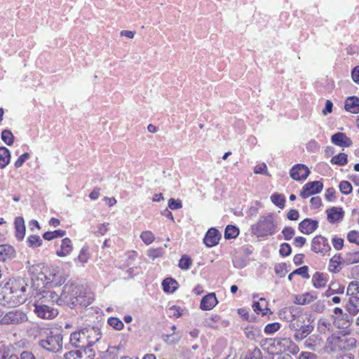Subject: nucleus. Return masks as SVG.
Masks as SVG:
<instances>
[{"label":"nucleus","mask_w":359,"mask_h":359,"mask_svg":"<svg viewBox=\"0 0 359 359\" xmlns=\"http://www.w3.org/2000/svg\"><path fill=\"white\" fill-rule=\"evenodd\" d=\"M279 318L290 323V328L294 332L293 338L296 341H301L306 339L314 329L312 323L314 320L311 313L307 315V325H302L304 321L302 318V310L297 306H288L283 308L278 313Z\"/></svg>","instance_id":"nucleus-1"},{"label":"nucleus","mask_w":359,"mask_h":359,"mask_svg":"<svg viewBox=\"0 0 359 359\" xmlns=\"http://www.w3.org/2000/svg\"><path fill=\"white\" fill-rule=\"evenodd\" d=\"M25 280L21 278H11L3 288V298L6 304L15 306L25 302Z\"/></svg>","instance_id":"nucleus-2"},{"label":"nucleus","mask_w":359,"mask_h":359,"mask_svg":"<svg viewBox=\"0 0 359 359\" xmlns=\"http://www.w3.org/2000/svg\"><path fill=\"white\" fill-rule=\"evenodd\" d=\"M37 344L43 350L56 353L62 351L63 337L61 333L54 332L47 328L36 327Z\"/></svg>","instance_id":"nucleus-3"},{"label":"nucleus","mask_w":359,"mask_h":359,"mask_svg":"<svg viewBox=\"0 0 359 359\" xmlns=\"http://www.w3.org/2000/svg\"><path fill=\"white\" fill-rule=\"evenodd\" d=\"M62 305L67 304L73 309L77 305L87 306L90 304L89 300L86 301L85 297L81 294V288L73 283H67L60 294Z\"/></svg>","instance_id":"nucleus-4"},{"label":"nucleus","mask_w":359,"mask_h":359,"mask_svg":"<svg viewBox=\"0 0 359 359\" xmlns=\"http://www.w3.org/2000/svg\"><path fill=\"white\" fill-rule=\"evenodd\" d=\"M251 232L258 238L274 235L277 229L273 215L269 213L266 216H261L258 222L251 226Z\"/></svg>","instance_id":"nucleus-5"},{"label":"nucleus","mask_w":359,"mask_h":359,"mask_svg":"<svg viewBox=\"0 0 359 359\" xmlns=\"http://www.w3.org/2000/svg\"><path fill=\"white\" fill-rule=\"evenodd\" d=\"M346 343L350 346V348L356 347V340L350 337V339L345 340L343 337L331 335L327 339L325 348L329 353H336L346 348Z\"/></svg>","instance_id":"nucleus-6"},{"label":"nucleus","mask_w":359,"mask_h":359,"mask_svg":"<svg viewBox=\"0 0 359 359\" xmlns=\"http://www.w3.org/2000/svg\"><path fill=\"white\" fill-rule=\"evenodd\" d=\"M62 299H63L60 298V296L54 291H43L41 294V297L34 304V306L42 304L54 306L55 304L57 305H62Z\"/></svg>","instance_id":"nucleus-7"},{"label":"nucleus","mask_w":359,"mask_h":359,"mask_svg":"<svg viewBox=\"0 0 359 359\" xmlns=\"http://www.w3.org/2000/svg\"><path fill=\"white\" fill-rule=\"evenodd\" d=\"M27 320L25 313L20 310H13L5 314L1 319V325L20 324Z\"/></svg>","instance_id":"nucleus-8"},{"label":"nucleus","mask_w":359,"mask_h":359,"mask_svg":"<svg viewBox=\"0 0 359 359\" xmlns=\"http://www.w3.org/2000/svg\"><path fill=\"white\" fill-rule=\"evenodd\" d=\"M323 189V184L320 181L309 182L306 183L300 192V196L302 198H306L309 196L319 194Z\"/></svg>","instance_id":"nucleus-9"},{"label":"nucleus","mask_w":359,"mask_h":359,"mask_svg":"<svg viewBox=\"0 0 359 359\" xmlns=\"http://www.w3.org/2000/svg\"><path fill=\"white\" fill-rule=\"evenodd\" d=\"M95 351L91 348H79L65 354V359H94Z\"/></svg>","instance_id":"nucleus-10"},{"label":"nucleus","mask_w":359,"mask_h":359,"mask_svg":"<svg viewBox=\"0 0 359 359\" xmlns=\"http://www.w3.org/2000/svg\"><path fill=\"white\" fill-rule=\"evenodd\" d=\"M331 248L326 238L321 235L315 236L311 242V250L316 253L325 255Z\"/></svg>","instance_id":"nucleus-11"},{"label":"nucleus","mask_w":359,"mask_h":359,"mask_svg":"<svg viewBox=\"0 0 359 359\" xmlns=\"http://www.w3.org/2000/svg\"><path fill=\"white\" fill-rule=\"evenodd\" d=\"M310 170L309 168L301 163L295 164L290 170V176L296 181L305 180L309 175Z\"/></svg>","instance_id":"nucleus-12"},{"label":"nucleus","mask_w":359,"mask_h":359,"mask_svg":"<svg viewBox=\"0 0 359 359\" xmlns=\"http://www.w3.org/2000/svg\"><path fill=\"white\" fill-rule=\"evenodd\" d=\"M34 313L41 318L50 320L57 316L58 311L54 306L42 304L34 306Z\"/></svg>","instance_id":"nucleus-13"},{"label":"nucleus","mask_w":359,"mask_h":359,"mask_svg":"<svg viewBox=\"0 0 359 359\" xmlns=\"http://www.w3.org/2000/svg\"><path fill=\"white\" fill-rule=\"evenodd\" d=\"M44 277L46 280V284L50 283L53 286H60L66 280V278L64 276L63 272L58 269H51L49 271V273L44 276Z\"/></svg>","instance_id":"nucleus-14"},{"label":"nucleus","mask_w":359,"mask_h":359,"mask_svg":"<svg viewBox=\"0 0 359 359\" xmlns=\"http://www.w3.org/2000/svg\"><path fill=\"white\" fill-rule=\"evenodd\" d=\"M69 341L71 344L76 348H88V344L86 341L84 329H80L71 334Z\"/></svg>","instance_id":"nucleus-15"},{"label":"nucleus","mask_w":359,"mask_h":359,"mask_svg":"<svg viewBox=\"0 0 359 359\" xmlns=\"http://www.w3.org/2000/svg\"><path fill=\"white\" fill-rule=\"evenodd\" d=\"M86 334V341L89 348L97 342L101 337L100 329L95 326H88L83 328Z\"/></svg>","instance_id":"nucleus-16"},{"label":"nucleus","mask_w":359,"mask_h":359,"mask_svg":"<svg viewBox=\"0 0 359 359\" xmlns=\"http://www.w3.org/2000/svg\"><path fill=\"white\" fill-rule=\"evenodd\" d=\"M323 346V339L320 334H313L309 336L304 342V348L313 351L320 350Z\"/></svg>","instance_id":"nucleus-17"},{"label":"nucleus","mask_w":359,"mask_h":359,"mask_svg":"<svg viewBox=\"0 0 359 359\" xmlns=\"http://www.w3.org/2000/svg\"><path fill=\"white\" fill-rule=\"evenodd\" d=\"M318 227V222L311 218H306L299 224V230L304 234L309 235L314 232Z\"/></svg>","instance_id":"nucleus-18"},{"label":"nucleus","mask_w":359,"mask_h":359,"mask_svg":"<svg viewBox=\"0 0 359 359\" xmlns=\"http://www.w3.org/2000/svg\"><path fill=\"white\" fill-rule=\"evenodd\" d=\"M220 238L219 231L215 228H210L205 233L203 243L207 247L211 248L218 244Z\"/></svg>","instance_id":"nucleus-19"},{"label":"nucleus","mask_w":359,"mask_h":359,"mask_svg":"<svg viewBox=\"0 0 359 359\" xmlns=\"http://www.w3.org/2000/svg\"><path fill=\"white\" fill-rule=\"evenodd\" d=\"M218 303L216 294L211 292L204 296L200 304V309L203 311L212 310Z\"/></svg>","instance_id":"nucleus-20"},{"label":"nucleus","mask_w":359,"mask_h":359,"mask_svg":"<svg viewBox=\"0 0 359 359\" xmlns=\"http://www.w3.org/2000/svg\"><path fill=\"white\" fill-rule=\"evenodd\" d=\"M327 220L330 223H337L342 220L344 212L341 208L332 207L327 210Z\"/></svg>","instance_id":"nucleus-21"},{"label":"nucleus","mask_w":359,"mask_h":359,"mask_svg":"<svg viewBox=\"0 0 359 359\" xmlns=\"http://www.w3.org/2000/svg\"><path fill=\"white\" fill-rule=\"evenodd\" d=\"M331 140L337 146L348 147L352 145L351 140L343 133H337L332 135Z\"/></svg>","instance_id":"nucleus-22"},{"label":"nucleus","mask_w":359,"mask_h":359,"mask_svg":"<svg viewBox=\"0 0 359 359\" xmlns=\"http://www.w3.org/2000/svg\"><path fill=\"white\" fill-rule=\"evenodd\" d=\"M15 257L14 248L9 245H0V261L6 262Z\"/></svg>","instance_id":"nucleus-23"},{"label":"nucleus","mask_w":359,"mask_h":359,"mask_svg":"<svg viewBox=\"0 0 359 359\" xmlns=\"http://www.w3.org/2000/svg\"><path fill=\"white\" fill-rule=\"evenodd\" d=\"M15 234L18 241H22L25 235V220L22 217H17L14 221Z\"/></svg>","instance_id":"nucleus-24"},{"label":"nucleus","mask_w":359,"mask_h":359,"mask_svg":"<svg viewBox=\"0 0 359 359\" xmlns=\"http://www.w3.org/2000/svg\"><path fill=\"white\" fill-rule=\"evenodd\" d=\"M345 109L352 114L359 113V98L357 96L348 97L344 102Z\"/></svg>","instance_id":"nucleus-25"},{"label":"nucleus","mask_w":359,"mask_h":359,"mask_svg":"<svg viewBox=\"0 0 359 359\" xmlns=\"http://www.w3.org/2000/svg\"><path fill=\"white\" fill-rule=\"evenodd\" d=\"M73 250L72 241L69 238H65L62 240L60 248L56 251L58 257H66L69 255Z\"/></svg>","instance_id":"nucleus-26"},{"label":"nucleus","mask_w":359,"mask_h":359,"mask_svg":"<svg viewBox=\"0 0 359 359\" xmlns=\"http://www.w3.org/2000/svg\"><path fill=\"white\" fill-rule=\"evenodd\" d=\"M346 308L351 315L355 316L358 314L359 312V297L357 295L350 296Z\"/></svg>","instance_id":"nucleus-27"},{"label":"nucleus","mask_w":359,"mask_h":359,"mask_svg":"<svg viewBox=\"0 0 359 359\" xmlns=\"http://www.w3.org/2000/svg\"><path fill=\"white\" fill-rule=\"evenodd\" d=\"M327 274L320 272H316L312 276L313 287L320 289L326 286L327 283Z\"/></svg>","instance_id":"nucleus-28"},{"label":"nucleus","mask_w":359,"mask_h":359,"mask_svg":"<svg viewBox=\"0 0 359 359\" xmlns=\"http://www.w3.org/2000/svg\"><path fill=\"white\" fill-rule=\"evenodd\" d=\"M316 299L317 295L307 292L302 295L296 296L294 302L299 305H306L313 302Z\"/></svg>","instance_id":"nucleus-29"},{"label":"nucleus","mask_w":359,"mask_h":359,"mask_svg":"<svg viewBox=\"0 0 359 359\" xmlns=\"http://www.w3.org/2000/svg\"><path fill=\"white\" fill-rule=\"evenodd\" d=\"M178 283L172 278H167L162 282V287L165 292L172 293L178 287Z\"/></svg>","instance_id":"nucleus-30"},{"label":"nucleus","mask_w":359,"mask_h":359,"mask_svg":"<svg viewBox=\"0 0 359 359\" xmlns=\"http://www.w3.org/2000/svg\"><path fill=\"white\" fill-rule=\"evenodd\" d=\"M11 161V152L5 147H0V169L6 168Z\"/></svg>","instance_id":"nucleus-31"},{"label":"nucleus","mask_w":359,"mask_h":359,"mask_svg":"<svg viewBox=\"0 0 359 359\" xmlns=\"http://www.w3.org/2000/svg\"><path fill=\"white\" fill-rule=\"evenodd\" d=\"M341 259L340 255H335L330 259L328 269L330 272L334 273L339 272L341 269L340 264L341 263Z\"/></svg>","instance_id":"nucleus-32"},{"label":"nucleus","mask_w":359,"mask_h":359,"mask_svg":"<svg viewBox=\"0 0 359 359\" xmlns=\"http://www.w3.org/2000/svg\"><path fill=\"white\" fill-rule=\"evenodd\" d=\"M244 332L245 336L251 340L257 339L261 336V330L256 326H247Z\"/></svg>","instance_id":"nucleus-33"},{"label":"nucleus","mask_w":359,"mask_h":359,"mask_svg":"<svg viewBox=\"0 0 359 359\" xmlns=\"http://www.w3.org/2000/svg\"><path fill=\"white\" fill-rule=\"evenodd\" d=\"M221 321V318L217 314H212L208 318H206L203 322L204 325L210 328L218 327L219 323Z\"/></svg>","instance_id":"nucleus-34"},{"label":"nucleus","mask_w":359,"mask_h":359,"mask_svg":"<svg viewBox=\"0 0 359 359\" xmlns=\"http://www.w3.org/2000/svg\"><path fill=\"white\" fill-rule=\"evenodd\" d=\"M271 201L275 205H276L279 208L283 209L285 207V197L283 194L278 193L273 194L271 196Z\"/></svg>","instance_id":"nucleus-35"},{"label":"nucleus","mask_w":359,"mask_h":359,"mask_svg":"<svg viewBox=\"0 0 359 359\" xmlns=\"http://www.w3.org/2000/svg\"><path fill=\"white\" fill-rule=\"evenodd\" d=\"M66 234L64 230L58 229L53 231H46L43 234V238L47 241H51L56 238H62Z\"/></svg>","instance_id":"nucleus-36"},{"label":"nucleus","mask_w":359,"mask_h":359,"mask_svg":"<svg viewBox=\"0 0 359 359\" xmlns=\"http://www.w3.org/2000/svg\"><path fill=\"white\" fill-rule=\"evenodd\" d=\"M239 234V229L236 226L227 225L224 231V238L231 239L236 238Z\"/></svg>","instance_id":"nucleus-37"},{"label":"nucleus","mask_w":359,"mask_h":359,"mask_svg":"<svg viewBox=\"0 0 359 359\" xmlns=\"http://www.w3.org/2000/svg\"><path fill=\"white\" fill-rule=\"evenodd\" d=\"M333 165H345L348 162V156L344 153H340L338 155L333 156L330 161Z\"/></svg>","instance_id":"nucleus-38"},{"label":"nucleus","mask_w":359,"mask_h":359,"mask_svg":"<svg viewBox=\"0 0 359 359\" xmlns=\"http://www.w3.org/2000/svg\"><path fill=\"white\" fill-rule=\"evenodd\" d=\"M27 243L29 247L36 248L42 245L43 241L37 235H30L27 238Z\"/></svg>","instance_id":"nucleus-39"},{"label":"nucleus","mask_w":359,"mask_h":359,"mask_svg":"<svg viewBox=\"0 0 359 359\" xmlns=\"http://www.w3.org/2000/svg\"><path fill=\"white\" fill-rule=\"evenodd\" d=\"M1 140L8 146H11L14 142V136L11 131L5 129L1 132Z\"/></svg>","instance_id":"nucleus-40"},{"label":"nucleus","mask_w":359,"mask_h":359,"mask_svg":"<svg viewBox=\"0 0 359 359\" xmlns=\"http://www.w3.org/2000/svg\"><path fill=\"white\" fill-rule=\"evenodd\" d=\"M107 323L109 325H110L111 327H113L116 330H121L124 325L123 322L118 318L116 317H110L107 320Z\"/></svg>","instance_id":"nucleus-41"},{"label":"nucleus","mask_w":359,"mask_h":359,"mask_svg":"<svg viewBox=\"0 0 359 359\" xmlns=\"http://www.w3.org/2000/svg\"><path fill=\"white\" fill-rule=\"evenodd\" d=\"M140 238L147 245L152 243L155 240V236L151 231H144L140 234Z\"/></svg>","instance_id":"nucleus-42"},{"label":"nucleus","mask_w":359,"mask_h":359,"mask_svg":"<svg viewBox=\"0 0 359 359\" xmlns=\"http://www.w3.org/2000/svg\"><path fill=\"white\" fill-rule=\"evenodd\" d=\"M346 293L348 296L357 295L359 293V282L351 281L348 285Z\"/></svg>","instance_id":"nucleus-43"},{"label":"nucleus","mask_w":359,"mask_h":359,"mask_svg":"<svg viewBox=\"0 0 359 359\" xmlns=\"http://www.w3.org/2000/svg\"><path fill=\"white\" fill-rule=\"evenodd\" d=\"M191 263V259L189 256L184 255L180 259L178 266L182 270H188L190 269Z\"/></svg>","instance_id":"nucleus-44"},{"label":"nucleus","mask_w":359,"mask_h":359,"mask_svg":"<svg viewBox=\"0 0 359 359\" xmlns=\"http://www.w3.org/2000/svg\"><path fill=\"white\" fill-rule=\"evenodd\" d=\"M280 328V325L279 323H276V322L271 323L267 324L265 326L264 331L267 334H272L275 333L276 332H277L278 330H279Z\"/></svg>","instance_id":"nucleus-45"},{"label":"nucleus","mask_w":359,"mask_h":359,"mask_svg":"<svg viewBox=\"0 0 359 359\" xmlns=\"http://www.w3.org/2000/svg\"><path fill=\"white\" fill-rule=\"evenodd\" d=\"M339 189L345 195L349 194L353 189L351 184L348 181H341L339 183Z\"/></svg>","instance_id":"nucleus-46"},{"label":"nucleus","mask_w":359,"mask_h":359,"mask_svg":"<svg viewBox=\"0 0 359 359\" xmlns=\"http://www.w3.org/2000/svg\"><path fill=\"white\" fill-rule=\"evenodd\" d=\"M347 239L350 243L359 245V231L355 230L350 231L347 235Z\"/></svg>","instance_id":"nucleus-47"},{"label":"nucleus","mask_w":359,"mask_h":359,"mask_svg":"<svg viewBox=\"0 0 359 359\" xmlns=\"http://www.w3.org/2000/svg\"><path fill=\"white\" fill-rule=\"evenodd\" d=\"M89 259V253L86 248H82L77 259L82 264L87 263Z\"/></svg>","instance_id":"nucleus-48"},{"label":"nucleus","mask_w":359,"mask_h":359,"mask_svg":"<svg viewBox=\"0 0 359 359\" xmlns=\"http://www.w3.org/2000/svg\"><path fill=\"white\" fill-rule=\"evenodd\" d=\"M293 273H295V275H299L306 279L310 277L309 274V267L307 266H303L295 269L293 271Z\"/></svg>","instance_id":"nucleus-49"},{"label":"nucleus","mask_w":359,"mask_h":359,"mask_svg":"<svg viewBox=\"0 0 359 359\" xmlns=\"http://www.w3.org/2000/svg\"><path fill=\"white\" fill-rule=\"evenodd\" d=\"M311 309L313 311L317 312V313H323L324 310L325 309V304L324 301L323 300H318L316 302H314L311 305Z\"/></svg>","instance_id":"nucleus-50"},{"label":"nucleus","mask_w":359,"mask_h":359,"mask_svg":"<svg viewBox=\"0 0 359 359\" xmlns=\"http://www.w3.org/2000/svg\"><path fill=\"white\" fill-rule=\"evenodd\" d=\"M329 285L336 294H343L344 292V286L337 281H332Z\"/></svg>","instance_id":"nucleus-51"},{"label":"nucleus","mask_w":359,"mask_h":359,"mask_svg":"<svg viewBox=\"0 0 359 359\" xmlns=\"http://www.w3.org/2000/svg\"><path fill=\"white\" fill-rule=\"evenodd\" d=\"M282 233L285 240L290 241L294 236L295 231L292 227L286 226L283 229Z\"/></svg>","instance_id":"nucleus-52"},{"label":"nucleus","mask_w":359,"mask_h":359,"mask_svg":"<svg viewBox=\"0 0 359 359\" xmlns=\"http://www.w3.org/2000/svg\"><path fill=\"white\" fill-rule=\"evenodd\" d=\"M291 252L292 249L290 244L284 243L280 245L279 252L283 257L289 256L291 254Z\"/></svg>","instance_id":"nucleus-53"},{"label":"nucleus","mask_w":359,"mask_h":359,"mask_svg":"<svg viewBox=\"0 0 359 359\" xmlns=\"http://www.w3.org/2000/svg\"><path fill=\"white\" fill-rule=\"evenodd\" d=\"M245 359H262L261 350L258 348H255L252 351L247 355Z\"/></svg>","instance_id":"nucleus-54"},{"label":"nucleus","mask_w":359,"mask_h":359,"mask_svg":"<svg viewBox=\"0 0 359 359\" xmlns=\"http://www.w3.org/2000/svg\"><path fill=\"white\" fill-rule=\"evenodd\" d=\"M30 155L29 153H24L21 156L18 157V158L15 161L14 163V166L16 168H20L23 163L29 158Z\"/></svg>","instance_id":"nucleus-55"},{"label":"nucleus","mask_w":359,"mask_h":359,"mask_svg":"<svg viewBox=\"0 0 359 359\" xmlns=\"http://www.w3.org/2000/svg\"><path fill=\"white\" fill-rule=\"evenodd\" d=\"M168 207L171 210H178L182 208V203L180 200H175V198H170L168 201Z\"/></svg>","instance_id":"nucleus-56"},{"label":"nucleus","mask_w":359,"mask_h":359,"mask_svg":"<svg viewBox=\"0 0 359 359\" xmlns=\"http://www.w3.org/2000/svg\"><path fill=\"white\" fill-rule=\"evenodd\" d=\"M163 340L169 344H172L177 343L179 340L180 337L179 335L175 334H165L163 336Z\"/></svg>","instance_id":"nucleus-57"},{"label":"nucleus","mask_w":359,"mask_h":359,"mask_svg":"<svg viewBox=\"0 0 359 359\" xmlns=\"http://www.w3.org/2000/svg\"><path fill=\"white\" fill-rule=\"evenodd\" d=\"M332 243L336 250H340L344 247V239L334 236L332 239Z\"/></svg>","instance_id":"nucleus-58"},{"label":"nucleus","mask_w":359,"mask_h":359,"mask_svg":"<svg viewBox=\"0 0 359 359\" xmlns=\"http://www.w3.org/2000/svg\"><path fill=\"white\" fill-rule=\"evenodd\" d=\"M109 224L104 223L97 226V230L94 232V234L97 236H104L109 230Z\"/></svg>","instance_id":"nucleus-59"},{"label":"nucleus","mask_w":359,"mask_h":359,"mask_svg":"<svg viewBox=\"0 0 359 359\" xmlns=\"http://www.w3.org/2000/svg\"><path fill=\"white\" fill-rule=\"evenodd\" d=\"M254 172L256 174H264L266 175H269L267 171L266 165L265 163L257 165L254 168Z\"/></svg>","instance_id":"nucleus-60"},{"label":"nucleus","mask_w":359,"mask_h":359,"mask_svg":"<svg viewBox=\"0 0 359 359\" xmlns=\"http://www.w3.org/2000/svg\"><path fill=\"white\" fill-rule=\"evenodd\" d=\"M311 208L318 209L322 205V200L320 196L312 197L310 199Z\"/></svg>","instance_id":"nucleus-61"},{"label":"nucleus","mask_w":359,"mask_h":359,"mask_svg":"<svg viewBox=\"0 0 359 359\" xmlns=\"http://www.w3.org/2000/svg\"><path fill=\"white\" fill-rule=\"evenodd\" d=\"M147 255L152 259H155L156 258L160 257L162 255V252L159 248L150 249L148 251Z\"/></svg>","instance_id":"nucleus-62"},{"label":"nucleus","mask_w":359,"mask_h":359,"mask_svg":"<svg viewBox=\"0 0 359 359\" xmlns=\"http://www.w3.org/2000/svg\"><path fill=\"white\" fill-rule=\"evenodd\" d=\"M347 259L351 264L359 262V251L349 253Z\"/></svg>","instance_id":"nucleus-63"},{"label":"nucleus","mask_w":359,"mask_h":359,"mask_svg":"<svg viewBox=\"0 0 359 359\" xmlns=\"http://www.w3.org/2000/svg\"><path fill=\"white\" fill-rule=\"evenodd\" d=\"M351 77L353 81L359 85V65L352 69Z\"/></svg>","instance_id":"nucleus-64"}]
</instances>
